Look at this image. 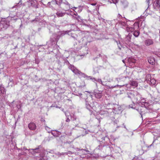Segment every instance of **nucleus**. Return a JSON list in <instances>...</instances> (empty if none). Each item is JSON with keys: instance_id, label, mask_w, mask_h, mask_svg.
<instances>
[{"instance_id": "nucleus-1", "label": "nucleus", "mask_w": 160, "mask_h": 160, "mask_svg": "<svg viewBox=\"0 0 160 160\" xmlns=\"http://www.w3.org/2000/svg\"><path fill=\"white\" fill-rule=\"evenodd\" d=\"M160 1L159 0H155L153 3V8L158 10L160 8Z\"/></svg>"}, {"instance_id": "nucleus-2", "label": "nucleus", "mask_w": 160, "mask_h": 160, "mask_svg": "<svg viewBox=\"0 0 160 160\" xmlns=\"http://www.w3.org/2000/svg\"><path fill=\"white\" fill-rule=\"evenodd\" d=\"M144 43L146 46H149L152 45L153 44V42L152 39H149L145 41Z\"/></svg>"}, {"instance_id": "nucleus-3", "label": "nucleus", "mask_w": 160, "mask_h": 160, "mask_svg": "<svg viewBox=\"0 0 160 160\" xmlns=\"http://www.w3.org/2000/svg\"><path fill=\"white\" fill-rule=\"evenodd\" d=\"M29 129L31 130H34L36 128V124L33 122L30 123L28 125Z\"/></svg>"}, {"instance_id": "nucleus-4", "label": "nucleus", "mask_w": 160, "mask_h": 160, "mask_svg": "<svg viewBox=\"0 0 160 160\" xmlns=\"http://www.w3.org/2000/svg\"><path fill=\"white\" fill-rule=\"evenodd\" d=\"M39 148H36L35 149H29L30 152L32 154H35L36 153L39 152Z\"/></svg>"}, {"instance_id": "nucleus-5", "label": "nucleus", "mask_w": 160, "mask_h": 160, "mask_svg": "<svg viewBox=\"0 0 160 160\" xmlns=\"http://www.w3.org/2000/svg\"><path fill=\"white\" fill-rule=\"evenodd\" d=\"M148 61L150 64L153 65L155 64V60L154 58L152 57H149L148 59Z\"/></svg>"}, {"instance_id": "nucleus-6", "label": "nucleus", "mask_w": 160, "mask_h": 160, "mask_svg": "<svg viewBox=\"0 0 160 160\" xmlns=\"http://www.w3.org/2000/svg\"><path fill=\"white\" fill-rule=\"evenodd\" d=\"M130 84L133 87H137L138 86V83L137 82L135 81H130Z\"/></svg>"}, {"instance_id": "nucleus-7", "label": "nucleus", "mask_w": 160, "mask_h": 160, "mask_svg": "<svg viewBox=\"0 0 160 160\" xmlns=\"http://www.w3.org/2000/svg\"><path fill=\"white\" fill-rule=\"evenodd\" d=\"M65 14V13L60 11H58L56 13L57 16L58 17H63Z\"/></svg>"}, {"instance_id": "nucleus-8", "label": "nucleus", "mask_w": 160, "mask_h": 160, "mask_svg": "<svg viewBox=\"0 0 160 160\" xmlns=\"http://www.w3.org/2000/svg\"><path fill=\"white\" fill-rule=\"evenodd\" d=\"M95 95L96 98H97L100 99L102 97V93H96L95 94Z\"/></svg>"}, {"instance_id": "nucleus-9", "label": "nucleus", "mask_w": 160, "mask_h": 160, "mask_svg": "<svg viewBox=\"0 0 160 160\" xmlns=\"http://www.w3.org/2000/svg\"><path fill=\"white\" fill-rule=\"evenodd\" d=\"M156 80L154 79H150L149 84L152 85H154L156 83Z\"/></svg>"}, {"instance_id": "nucleus-10", "label": "nucleus", "mask_w": 160, "mask_h": 160, "mask_svg": "<svg viewBox=\"0 0 160 160\" xmlns=\"http://www.w3.org/2000/svg\"><path fill=\"white\" fill-rule=\"evenodd\" d=\"M140 32L138 31H135L134 32L133 35L136 37H137L139 35Z\"/></svg>"}, {"instance_id": "nucleus-11", "label": "nucleus", "mask_w": 160, "mask_h": 160, "mask_svg": "<svg viewBox=\"0 0 160 160\" xmlns=\"http://www.w3.org/2000/svg\"><path fill=\"white\" fill-rule=\"evenodd\" d=\"M127 31L128 32H132L134 30V28H130L127 27Z\"/></svg>"}, {"instance_id": "nucleus-12", "label": "nucleus", "mask_w": 160, "mask_h": 160, "mask_svg": "<svg viewBox=\"0 0 160 160\" xmlns=\"http://www.w3.org/2000/svg\"><path fill=\"white\" fill-rule=\"evenodd\" d=\"M150 77H151V76L149 75H147V76L146 77V80L147 81L148 83H150V80H149V79L148 78H149Z\"/></svg>"}, {"instance_id": "nucleus-13", "label": "nucleus", "mask_w": 160, "mask_h": 160, "mask_svg": "<svg viewBox=\"0 0 160 160\" xmlns=\"http://www.w3.org/2000/svg\"><path fill=\"white\" fill-rule=\"evenodd\" d=\"M113 2L114 3L116 4L117 3L118 1V0H112Z\"/></svg>"}, {"instance_id": "nucleus-14", "label": "nucleus", "mask_w": 160, "mask_h": 160, "mask_svg": "<svg viewBox=\"0 0 160 160\" xmlns=\"http://www.w3.org/2000/svg\"><path fill=\"white\" fill-rule=\"evenodd\" d=\"M150 0H146V2L148 5H149L150 4Z\"/></svg>"}, {"instance_id": "nucleus-15", "label": "nucleus", "mask_w": 160, "mask_h": 160, "mask_svg": "<svg viewBox=\"0 0 160 160\" xmlns=\"http://www.w3.org/2000/svg\"><path fill=\"white\" fill-rule=\"evenodd\" d=\"M41 121L44 122H45L44 118H41Z\"/></svg>"}, {"instance_id": "nucleus-16", "label": "nucleus", "mask_w": 160, "mask_h": 160, "mask_svg": "<svg viewBox=\"0 0 160 160\" xmlns=\"http://www.w3.org/2000/svg\"><path fill=\"white\" fill-rule=\"evenodd\" d=\"M132 62L133 63H135V62H136V60H135V59H132Z\"/></svg>"}, {"instance_id": "nucleus-17", "label": "nucleus", "mask_w": 160, "mask_h": 160, "mask_svg": "<svg viewBox=\"0 0 160 160\" xmlns=\"http://www.w3.org/2000/svg\"><path fill=\"white\" fill-rule=\"evenodd\" d=\"M70 121V119H69L68 118V119H67L66 120V121L67 122H69Z\"/></svg>"}, {"instance_id": "nucleus-18", "label": "nucleus", "mask_w": 160, "mask_h": 160, "mask_svg": "<svg viewBox=\"0 0 160 160\" xmlns=\"http://www.w3.org/2000/svg\"><path fill=\"white\" fill-rule=\"evenodd\" d=\"M72 71L73 72H74L75 73V70H74H74H72Z\"/></svg>"}, {"instance_id": "nucleus-19", "label": "nucleus", "mask_w": 160, "mask_h": 160, "mask_svg": "<svg viewBox=\"0 0 160 160\" xmlns=\"http://www.w3.org/2000/svg\"><path fill=\"white\" fill-rule=\"evenodd\" d=\"M43 158H41L39 159V160H43Z\"/></svg>"}, {"instance_id": "nucleus-20", "label": "nucleus", "mask_w": 160, "mask_h": 160, "mask_svg": "<svg viewBox=\"0 0 160 160\" xmlns=\"http://www.w3.org/2000/svg\"><path fill=\"white\" fill-rule=\"evenodd\" d=\"M96 4H92V5H95Z\"/></svg>"}]
</instances>
